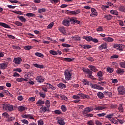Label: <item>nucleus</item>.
I'll use <instances>...</instances> for the list:
<instances>
[{"instance_id": "1", "label": "nucleus", "mask_w": 125, "mask_h": 125, "mask_svg": "<svg viewBox=\"0 0 125 125\" xmlns=\"http://www.w3.org/2000/svg\"><path fill=\"white\" fill-rule=\"evenodd\" d=\"M72 98L74 99L79 100L80 98L83 99H85V98H87V99H89L90 98V97L87 95H85L83 93L78 94L76 95H73L72 96Z\"/></svg>"}, {"instance_id": "2", "label": "nucleus", "mask_w": 125, "mask_h": 125, "mask_svg": "<svg viewBox=\"0 0 125 125\" xmlns=\"http://www.w3.org/2000/svg\"><path fill=\"white\" fill-rule=\"evenodd\" d=\"M115 116V113H110L109 114H107L105 118L106 119H108L110 122H111V123H113V124H119V122L118 121L115 119V118L113 117Z\"/></svg>"}, {"instance_id": "3", "label": "nucleus", "mask_w": 125, "mask_h": 125, "mask_svg": "<svg viewBox=\"0 0 125 125\" xmlns=\"http://www.w3.org/2000/svg\"><path fill=\"white\" fill-rule=\"evenodd\" d=\"M65 79L66 81H70L72 80V73L71 71L66 70L64 71Z\"/></svg>"}, {"instance_id": "4", "label": "nucleus", "mask_w": 125, "mask_h": 125, "mask_svg": "<svg viewBox=\"0 0 125 125\" xmlns=\"http://www.w3.org/2000/svg\"><path fill=\"white\" fill-rule=\"evenodd\" d=\"M4 110H6L8 112H12L13 111V106L10 104H4L3 106Z\"/></svg>"}, {"instance_id": "5", "label": "nucleus", "mask_w": 125, "mask_h": 125, "mask_svg": "<svg viewBox=\"0 0 125 125\" xmlns=\"http://www.w3.org/2000/svg\"><path fill=\"white\" fill-rule=\"evenodd\" d=\"M92 111H93V108L92 107H87L84 109L82 111V114L83 115H85L88 114V113H90V112Z\"/></svg>"}, {"instance_id": "6", "label": "nucleus", "mask_w": 125, "mask_h": 125, "mask_svg": "<svg viewBox=\"0 0 125 125\" xmlns=\"http://www.w3.org/2000/svg\"><path fill=\"white\" fill-rule=\"evenodd\" d=\"M72 18H68V19H65L62 21V24L64 26L66 27H69L70 26V21H71Z\"/></svg>"}, {"instance_id": "7", "label": "nucleus", "mask_w": 125, "mask_h": 125, "mask_svg": "<svg viewBox=\"0 0 125 125\" xmlns=\"http://www.w3.org/2000/svg\"><path fill=\"white\" fill-rule=\"evenodd\" d=\"M118 95H124L125 94V88L124 86H120L118 88Z\"/></svg>"}, {"instance_id": "8", "label": "nucleus", "mask_w": 125, "mask_h": 125, "mask_svg": "<svg viewBox=\"0 0 125 125\" xmlns=\"http://www.w3.org/2000/svg\"><path fill=\"white\" fill-rule=\"evenodd\" d=\"M114 48H117L119 51H123L124 48H125V45L119 44H115L114 45Z\"/></svg>"}, {"instance_id": "9", "label": "nucleus", "mask_w": 125, "mask_h": 125, "mask_svg": "<svg viewBox=\"0 0 125 125\" xmlns=\"http://www.w3.org/2000/svg\"><path fill=\"white\" fill-rule=\"evenodd\" d=\"M106 104L104 105L103 106H97L93 109L95 111H102V110H105L107 109V107L105 106Z\"/></svg>"}, {"instance_id": "10", "label": "nucleus", "mask_w": 125, "mask_h": 125, "mask_svg": "<svg viewBox=\"0 0 125 125\" xmlns=\"http://www.w3.org/2000/svg\"><path fill=\"white\" fill-rule=\"evenodd\" d=\"M21 61H22V58L20 57L15 58L13 60V62L16 65L20 64L21 63Z\"/></svg>"}, {"instance_id": "11", "label": "nucleus", "mask_w": 125, "mask_h": 125, "mask_svg": "<svg viewBox=\"0 0 125 125\" xmlns=\"http://www.w3.org/2000/svg\"><path fill=\"white\" fill-rule=\"evenodd\" d=\"M107 47H108V44H107V43H104L98 47V49L100 50H102V49H106Z\"/></svg>"}, {"instance_id": "12", "label": "nucleus", "mask_w": 125, "mask_h": 125, "mask_svg": "<svg viewBox=\"0 0 125 125\" xmlns=\"http://www.w3.org/2000/svg\"><path fill=\"white\" fill-rule=\"evenodd\" d=\"M83 72H84V73H86V74H88V75H92V71H91V70H90V69H88V68H83Z\"/></svg>"}, {"instance_id": "13", "label": "nucleus", "mask_w": 125, "mask_h": 125, "mask_svg": "<svg viewBox=\"0 0 125 125\" xmlns=\"http://www.w3.org/2000/svg\"><path fill=\"white\" fill-rule=\"evenodd\" d=\"M17 18H18L22 23H25L26 21H27L26 18L23 16H18Z\"/></svg>"}, {"instance_id": "14", "label": "nucleus", "mask_w": 125, "mask_h": 125, "mask_svg": "<svg viewBox=\"0 0 125 125\" xmlns=\"http://www.w3.org/2000/svg\"><path fill=\"white\" fill-rule=\"evenodd\" d=\"M0 26H1V27H3V28H5V29H11V27H10V26L3 22H0Z\"/></svg>"}, {"instance_id": "15", "label": "nucleus", "mask_w": 125, "mask_h": 125, "mask_svg": "<svg viewBox=\"0 0 125 125\" xmlns=\"http://www.w3.org/2000/svg\"><path fill=\"white\" fill-rule=\"evenodd\" d=\"M81 11L80 10H75V11H69L68 13H70V15H77L79 14Z\"/></svg>"}, {"instance_id": "16", "label": "nucleus", "mask_w": 125, "mask_h": 125, "mask_svg": "<svg viewBox=\"0 0 125 125\" xmlns=\"http://www.w3.org/2000/svg\"><path fill=\"white\" fill-rule=\"evenodd\" d=\"M103 40H104L105 42H114V39L110 37H105L104 38H103Z\"/></svg>"}, {"instance_id": "17", "label": "nucleus", "mask_w": 125, "mask_h": 125, "mask_svg": "<svg viewBox=\"0 0 125 125\" xmlns=\"http://www.w3.org/2000/svg\"><path fill=\"white\" fill-rule=\"evenodd\" d=\"M91 11L92 13L90 14V16H93V15L94 16H97V11H96L95 9L92 8Z\"/></svg>"}, {"instance_id": "18", "label": "nucleus", "mask_w": 125, "mask_h": 125, "mask_svg": "<svg viewBox=\"0 0 125 125\" xmlns=\"http://www.w3.org/2000/svg\"><path fill=\"white\" fill-rule=\"evenodd\" d=\"M36 80L38 83H43L44 82V79L42 76H37Z\"/></svg>"}, {"instance_id": "19", "label": "nucleus", "mask_w": 125, "mask_h": 125, "mask_svg": "<svg viewBox=\"0 0 125 125\" xmlns=\"http://www.w3.org/2000/svg\"><path fill=\"white\" fill-rule=\"evenodd\" d=\"M7 68V64L5 63L0 64V70H4Z\"/></svg>"}, {"instance_id": "20", "label": "nucleus", "mask_w": 125, "mask_h": 125, "mask_svg": "<svg viewBox=\"0 0 125 125\" xmlns=\"http://www.w3.org/2000/svg\"><path fill=\"white\" fill-rule=\"evenodd\" d=\"M88 68H90L91 71L95 72L98 71V70H97V68H96V67L93 65H89Z\"/></svg>"}, {"instance_id": "21", "label": "nucleus", "mask_w": 125, "mask_h": 125, "mask_svg": "<svg viewBox=\"0 0 125 125\" xmlns=\"http://www.w3.org/2000/svg\"><path fill=\"white\" fill-rule=\"evenodd\" d=\"M58 87L59 88H61V89H63L64 88H66L67 86L65 84H63L62 83H60L57 85Z\"/></svg>"}, {"instance_id": "22", "label": "nucleus", "mask_w": 125, "mask_h": 125, "mask_svg": "<svg viewBox=\"0 0 125 125\" xmlns=\"http://www.w3.org/2000/svg\"><path fill=\"white\" fill-rule=\"evenodd\" d=\"M46 86L47 88L49 89H52L53 90H55L56 88L54 86H52L51 84L49 83H46Z\"/></svg>"}, {"instance_id": "23", "label": "nucleus", "mask_w": 125, "mask_h": 125, "mask_svg": "<svg viewBox=\"0 0 125 125\" xmlns=\"http://www.w3.org/2000/svg\"><path fill=\"white\" fill-rule=\"evenodd\" d=\"M40 112H44V113H45V112H48L49 109H47L46 107L42 106L40 109Z\"/></svg>"}, {"instance_id": "24", "label": "nucleus", "mask_w": 125, "mask_h": 125, "mask_svg": "<svg viewBox=\"0 0 125 125\" xmlns=\"http://www.w3.org/2000/svg\"><path fill=\"white\" fill-rule=\"evenodd\" d=\"M97 96L100 98V99H102V98H104L105 97V96L104 95V94H103L101 92H99L97 93Z\"/></svg>"}, {"instance_id": "25", "label": "nucleus", "mask_w": 125, "mask_h": 125, "mask_svg": "<svg viewBox=\"0 0 125 125\" xmlns=\"http://www.w3.org/2000/svg\"><path fill=\"white\" fill-rule=\"evenodd\" d=\"M34 67H35V68H38L39 69H43L44 68V66L43 65H40L38 64H33Z\"/></svg>"}, {"instance_id": "26", "label": "nucleus", "mask_w": 125, "mask_h": 125, "mask_svg": "<svg viewBox=\"0 0 125 125\" xmlns=\"http://www.w3.org/2000/svg\"><path fill=\"white\" fill-rule=\"evenodd\" d=\"M104 17L106 18V20L109 21V20H111L112 18H113V16L111 15H104Z\"/></svg>"}, {"instance_id": "27", "label": "nucleus", "mask_w": 125, "mask_h": 125, "mask_svg": "<svg viewBox=\"0 0 125 125\" xmlns=\"http://www.w3.org/2000/svg\"><path fill=\"white\" fill-rule=\"evenodd\" d=\"M26 109V107L23 106H20L18 107V110L19 112H23Z\"/></svg>"}, {"instance_id": "28", "label": "nucleus", "mask_w": 125, "mask_h": 125, "mask_svg": "<svg viewBox=\"0 0 125 125\" xmlns=\"http://www.w3.org/2000/svg\"><path fill=\"white\" fill-rule=\"evenodd\" d=\"M58 123L59 125H65V121H64V119H59L58 120Z\"/></svg>"}, {"instance_id": "29", "label": "nucleus", "mask_w": 125, "mask_h": 125, "mask_svg": "<svg viewBox=\"0 0 125 125\" xmlns=\"http://www.w3.org/2000/svg\"><path fill=\"white\" fill-rule=\"evenodd\" d=\"M83 83L85 85H90V82L86 79L83 80Z\"/></svg>"}, {"instance_id": "30", "label": "nucleus", "mask_w": 125, "mask_h": 125, "mask_svg": "<svg viewBox=\"0 0 125 125\" xmlns=\"http://www.w3.org/2000/svg\"><path fill=\"white\" fill-rule=\"evenodd\" d=\"M35 55H36V56H38V57H41V58H43V57H44V55L43 54L39 52L35 53Z\"/></svg>"}, {"instance_id": "31", "label": "nucleus", "mask_w": 125, "mask_h": 125, "mask_svg": "<svg viewBox=\"0 0 125 125\" xmlns=\"http://www.w3.org/2000/svg\"><path fill=\"white\" fill-rule=\"evenodd\" d=\"M116 73L117 74H123V73H125V71L123 69L118 68L116 70Z\"/></svg>"}, {"instance_id": "32", "label": "nucleus", "mask_w": 125, "mask_h": 125, "mask_svg": "<svg viewBox=\"0 0 125 125\" xmlns=\"http://www.w3.org/2000/svg\"><path fill=\"white\" fill-rule=\"evenodd\" d=\"M71 21L73 22V24L75 23V24H80V21L79 20L74 19L73 18H71Z\"/></svg>"}, {"instance_id": "33", "label": "nucleus", "mask_w": 125, "mask_h": 125, "mask_svg": "<svg viewBox=\"0 0 125 125\" xmlns=\"http://www.w3.org/2000/svg\"><path fill=\"white\" fill-rule=\"evenodd\" d=\"M14 24H15V25H16V26H18L19 27H22V26H23V23L17 21H15L14 22Z\"/></svg>"}, {"instance_id": "34", "label": "nucleus", "mask_w": 125, "mask_h": 125, "mask_svg": "<svg viewBox=\"0 0 125 125\" xmlns=\"http://www.w3.org/2000/svg\"><path fill=\"white\" fill-rule=\"evenodd\" d=\"M45 102L44 101H42V100H39L37 102L36 104L38 105H42V104H44Z\"/></svg>"}, {"instance_id": "35", "label": "nucleus", "mask_w": 125, "mask_h": 125, "mask_svg": "<svg viewBox=\"0 0 125 125\" xmlns=\"http://www.w3.org/2000/svg\"><path fill=\"white\" fill-rule=\"evenodd\" d=\"M15 120V117H9L6 119V122H12Z\"/></svg>"}, {"instance_id": "36", "label": "nucleus", "mask_w": 125, "mask_h": 125, "mask_svg": "<svg viewBox=\"0 0 125 125\" xmlns=\"http://www.w3.org/2000/svg\"><path fill=\"white\" fill-rule=\"evenodd\" d=\"M119 66L121 67V68H125V62H121L119 63Z\"/></svg>"}, {"instance_id": "37", "label": "nucleus", "mask_w": 125, "mask_h": 125, "mask_svg": "<svg viewBox=\"0 0 125 125\" xmlns=\"http://www.w3.org/2000/svg\"><path fill=\"white\" fill-rule=\"evenodd\" d=\"M84 39H85V40L88 42H90V41H92L93 38H92V37L91 36H88V37L84 36Z\"/></svg>"}, {"instance_id": "38", "label": "nucleus", "mask_w": 125, "mask_h": 125, "mask_svg": "<svg viewBox=\"0 0 125 125\" xmlns=\"http://www.w3.org/2000/svg\"><path fill=\"white\" fill-rule=\"evenodd\" d=\"M26 16L28 17H35L36 15L33 14L32 13H28L26 14Z\"/></svg>"}, {"instance_id": "39", "label": "nucleus", "mask_w": 125, "mask_h": 125, "mask_svg": "<svg viewBox=\"0 0 125 125\" xmlns=\"http://www.w3.org/2000/svg\"><path fill=\"white\" fill-rule=\"evenodd\" d=\"M110 13L114 15H118V11L116 10H110Z\"/></svg>"}, {"instance_id": "40", "label": "nucleus", "mask_w": 125, "mask_h": 125, "mask_svg": "<svg viewBox=\"0 0 125 125\" xmlns=\"http://www.w3.org/2000/svg\"><path fill=\"white\" fill-rule=\"evenodd\" d=\"M119 10L122 12H125V7L124 6H120L119 8Z\"/></svg>"}, {"instance_id": "41", "label": "nucleus", "mask_w": 125, "mask_h": 125, "mask_svg": "<svg viewBox=\"0 0 125 125\" xmlns=\"http://www.w3.org/2000/svg\"><path fill=\"white\" fill-rule=\"evenodd\" d=\"M38 13H42V12H45L46 11V9L45 8H42V9H39Z\"/></svg>"}, {"instance_id": "42", "label": "nucleus", "mask_w": 125, "mask_h": 125, "mask_svg": "<svg viewBox=\"0 0 125 125\" xmlns=\"http://www.w3.org/2000/svg\"><path fill=\"white\" fill-rule=\"evenodd\" d=\"M107 72L108 73H110V74H112L114 72V68H112L111 67H108L107 68Z\"/></svg>"}, {"instance_id": "43", "label": "nucleus", "mask_w": 125, "mask_h": 125, "mask_svg": "<svg viewBox=\"0 0 125 125\" xmlns=\"http://www.w3.org/2000/svg\"><path fill=\"white\" fill-rule=\"evenodd\" d=\"M59 96L60 97L62 98V100H68V98L64 95H60Z\"/></svg>"}, {"instance_id": "44", "label": "nucleus", "mask_w": 125, "mask_h": 125, "mask_svg": "<svg viewBox=\"0 0 125 125\" xmlns=\"http://www.w3.org/2000/svg\"><path fill=\"white\" fill-rule=\"evenodd\" d=\"M90 86H91L92 88H93L94 89H97V86L98 85L97 84H92L91 83H90Z\"/></svg>"}, {"instance_id": "45", "label": "nucleus", "mask_w": 125, "mask_h": 125, "mask_svg": "<svg viewBox=\"0 0 125 125\" xmlns=\"http://www.w3.org/2000/svg\"><path fill=\"white\" fill-rule=\"evenodd\" d=\"M75 58L71 59L70 58H64V61H67L68 62H71V61H73Z\"/></svg>"}, {"instance_id": "46", "label": "nucleus", "mask_w": 125, "mask_h": 125, "mask_svg": "<svg viewBox=\"0 0 125 125\" xmlns=\"http://www.w3.org/2000/svg\"><path fill=\"white\" fill-rule=\"evenodd\" d=\"M58 30L62 34H64V33H65V28H64V27H61L59 28Z\"/></svg>"}, {"instance_id": "47", "label": "nucleus", "mask_w": 125, "mask_h": 125, "mask_svg": "<svg viewBox=\"0 0 125 125\" xmlns=\"http://www.w3.org/2000/svg\"><path fill=\"white\" fill-rule=\"evenodd\" d=\"M50 54H52V55H57V52L56 51H54L52 50H51L49 51Z\"/></svg>"}, {"instance_id": "48", "label": "nucleus", "mask_w": 125, "mask_h": 125, "mask_svg": "<svg viewBox=\"0 0 125 125\" xmlns=\"http://www.w3.org/2000/svg\"><path fill=\"white\" fill-rule=\"evenodd\" d=\"M118 110L120 113H123L124 112V108H123V106H122V104H120L119 107H118Z\"/></svg>"}, {"instance_id": "49", "label": "nucleus", "mask_w": 125, "mask_h": 125, "mask_svg": "<svg viewBox=\"0 0 125 125\" xmlns=\"http://www.w3.org/2000/svg\"><path fill=\"white\" fill-rule=\"evenodd\" d=\"M61 109L62 112H66V111H67V107H66L65 105H62Z\"/></svg>"}, {"instance_id": "50", "label": "nucleus", "mask_w": 125, "mask_h": 125, "mask_svg": "<svg viewBox=\"0 0 125 125\" xmlns=\"http://www.w3.org/2000/svg\"><path fill=\"white\" fill-rule=\"evenodd\" d=\"M44 122L43 120H40L38 121V125H43Z\"/></svg>"}, {"instance_id": "51", "label": "nucleus", "mask_w": 125, "mask_h": 125, "mask_svg": "<svg viewBox=\"0 0 125 125\" xmlns=\"http://www.w3.org/2000/svg\"><path fill=\"white\" fill-rule=\"evenodd\" d=\"M45 105L48 108H49V107H50V101H49V100H46Z\"/></svg>"}, {"instance_id": "52", "label": "nucleus", "mask_w": 125, "mask_h": 125, "mask_svg": "<svg viewBox=\"0 0 125 125\" xmlns=\"http://www.w3.org/2000/svg\"><path fill=\"white\" fill-rule=\"evenodd\" d=\"M106 115L107 114H106V113H102L97 114V116H98V117H104V116Z\"/></svg>"}, {"instance_id": "53", "label": "nucleus", "mask_w": 125, "mask_h": 125, "mask_svg": "<svg viewBox=\"0 0 125 125\" xmlns=\"http://www.w3.org/2000/svg\"><path fill=\"white\" fill-rule=\"evenodd\" d=\"M62 46H63V47H71V45L66 43H63L62 44Z\"/></svg>"}, {"instance_id": "54", "label": "nucleus", "mask_w": 125, "mask_h": 125, "mask_svg": "<svg viewBox=\"0 0 125 125\" xmlns=\"http://www.w3.org/2000/svg\"><path fill=\"white\" fill-rule=\"evenodd\" d=\"M97 32H101L103 31V28L102 26H98V28L96 29Z\"/></svg>"}, {"instance_id": "55", "label": "nucleus", "mask_w": 125, "mask_h": 125, "mask_svg": "<svg viewBox=\"0 0 125 125\" xmlns=\"http://www.w3.org/2000/svg\"><path fill=\"white\" fill-rule=\"evenodd\" d=\"M36 100V98L35 97H30L28 99V101H30V102H34Z\"/></svg>"}, {"instance_id": "56", "label": "nucleus", "mask_w": 125, "mask_h": 125, "mask_svg": "<svg viewBox=\"0 0 125 125\" xmlns=\"http://www.w3.org/2000/svg\"><path fill=\"white\" fill-rule=\"evenodd\" d=\"M119 58V55H113L112 56H111L110 59H115Z\"/></svg>"}, {"instance_id": "57", "label": "nucleus", "mask_w": 125, "mask_h": 125, "mask_svg": "<svg viewBox=\"0 0 125 125\" xmlns=\"http://www.w3.org/2000/svg\"><path fill=\"white\" fill-rule=\"evenodd\" d=\"M21 122L23 123V124H25V125H29V121L26 119L21 120Z\"/></svg>"}, {"instance_id": "58", "label": "nucleus", "mask_w": 125, "mask_h": 125, "mask_svg": "<svg viewBox=\"0 0 125 125\" xmlns=\"http://www.w3.org/2000/svg\"><path fill=\"white\" fill-rule=\"evenodd\" d=\"M2 115L4 117H5V118H6V119H8V118L9 117V114H8V113H7V112L3 113Z\"/></svg>"}, {"instance_id": "59", "label": "nucleus", "mask_w": 125, "mask_h": 125, "mask_svg": "<svg viewBox=\"0 0 125 125\" xmlns=\"http://www.w3.org/2000/svg\"><path fill=\"white\" fill-rule=\"evenodd\" d=\"M17 82H23L24 81V78H19L16 79Z\"/></svg>"}, {"instance_id": "60", "label": "nucleus", "mask_w": 125, "mask_h": 125, "mask_svg": "<svg viewBox=\"0 0 125 125\" xmlns=\"http://www.w3.org/2000/svg\"><path fill=\"white\" fill-rule=\"evenodd\" d=\"M12 48L13 49H16V50H19L20 49H21L20 47L14 45L12 46Z\"/></svg>"}, {"instance_id": "61", "label": "nucleus", "mask_w": 125, "mask_h": 125, "mask_svg": "<svg viewBox=\"0 0 125 125\" xmlns=\"http://www.w3.org/2000/svg\"><path fill=\"white\" fill-rule=\"evenodd\" d=\"M97 76H98V77H103V73H102V72H101V71H99L97 73Z\"/></svg>"}, {"instance_id": "62", "label": "nucleus", "mask_w": 125, "mask_h": 125, "mask_svg": "<svg viewBox=\"0 0 125 125\" xmlns=\"http://www.w3.org/2000/svg\"><path fill=\"white\" fill-rule=\"evenodd\" d=\"M32 47L31 46L28 45L24 47V49H25V50H30V49H32Z\"/></svg>"}, {"instance_id": "63", "label": "nucleus", "mask_w": 125, "mask_h": 125, "mask_svg": "<svg viewBox=\"0 0 125 125\" xmlns=\"http://www.w3.org/2000/svg\"><path fill=\"white\" fill-rule=\"evenodd\" d=\"M55 114L56 115H60L61 114V111L59 110H56L54 111Z\"/></svg>"}, {"instance_id": "64", "label": "nucleus", "mask_w": 125, "mask_h": 125, "mask_svg": "<svg viewBox=\"0 0 125 125\" xmlns=\"http://www.w3.org/2000/svg\"><path fill=\"white\" fill-rule=\"evenodd\" d=\"M87 124L89 125H95L94 122H93V121H92V120H90V121H88Z\"/></svg>"}]
</instances>
